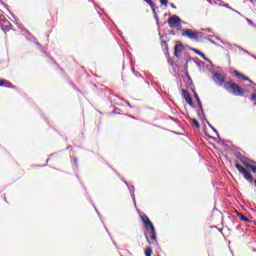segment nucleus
<instances>
[{
	"mask_svg": "<svg viewBox=\"0 0 256 256\" xmlns=\"http://www.w3.org/2000/svg\"><path fill=\"white\" fill-rule=\"evenodd\" d=\"M141 219L145 225L146 231L149 233H145L146 241L149 243V245H157V232L155 231L153 222H151L147 215H142Z\"/></svg>",
	"mask_w": 256,
	"mask_h": 256,
	"instance_id": "1",
	"label": "nucleus"
},
{
	"mask_svg": "<svg viewBox=\"0 0 256 256\" xmlns=\"http://www.w3.org/2000/svg\"><path fill=\"white\" fill-rule=\"evenodd\" d=\"M224 89H226V91H229V93H232V95H235L236 97H243L245 95V90L237 85V83L235 82H225Z\"/></svg>",
	"mask_w": 256,
	"mask_h": 256,
	"instance_id": "2",
	"label": "nucleus"
},
{
	"mask_svg": "<svg viewBox=\"0 0 256 256\" xmlns=\"http://www.w3.org/2000/svg\"><path fill=\"white\" fill-rule=\"evenodd\" d=\"M182 37H188V39H191L192 41L199 42V32L193 31L191 29H183Z\"/></svg>",
	"mask_w": 256,
	"mask_h": 256,
	"instance_id": "3",
	"label": "nucleus"
},
{
	"mask_svg": "<svg viewBox=\"0 0 256 256\" xmlns=\"http://www.w3.org/2000/svg\"><path fill=\"white\" fill-rule=\"evenodd\" d=\"M212 79H213L214 83H216V85H218V87H222L226 83L225 82V76H223L219 72H214L212 74Z\"/></svg>",
	"mask_w": 256,
	"mask_h": 256,
	"instance_id": "4",
	"label": "nucleus"
},
{
	"mask_svg": "<svg viewBox=\"0 0 256 256\" xmlns=\"http://www.w3.org/2000/svg\"><path fill=\"white\" fill-rule=\"evenodd\" d=\"M168 25L170 29H174L175 27H179V23H183V20L177 15H173L168 19Z\"/></svg>",
	"mask_w": 256,
	"mask_h": 256,
	"instance_id": "5",
	"label": "nucleus"
},
{
	"mask_svg": "<svg viewBox=\"0 0 256 256\" xmlns=\"http://www.w3.org/2000/svg\"><path fill=\"white\" fill-rule=\"evenodd\" d=\"M0 25L1 29L4 33H7V31H11V28L13 25L8 20H5L4 16H0Z\"/></svg>",
	"mask_w": 256,
	"mask_h": 256,
	"instance_id": "6",
	"label": "nucleus"
},
{
	"mask_svg": "<svg viewBox=\"0 0 256 256\" xmlns=\"http://www.w3.org/2000/svg\"><path fill=\"white\" fill-rule=\"evenodd\" d=\"M22 31H24L25 37L28 41H34V43H36V45H38V47H41V44L39 42H37V38H35V36H33V34H31L29 30L24 28V29H22Z\"/></svg>",
	"mask_w": 256,
	"mask_h": 256,
	"instance_id": "7",
	"label": "nucleus"
},
{
	"mask_svg": "<svg viewBox=\"0 0 256 256\" xmlns=\"http://www.w3.org/2000/svg\"><path fill=\"white\" fill-rule=\"evenodd\" d=\"M123 183H125V185L128 187L129 191H130V195L133 199L134 205H137V201L135 200V186H130L128 181H125V179L122 178Z\"/></svg>",
	"mask_w": 256,
	"mask_h": 256,
	"instance_id": "8",
	"label": "nucleus"
},
{
	"mask_svg": "<svg viewBox=\"0 0 256 256\" xmlns=\"http://www.w3.org/2000/svg\"><path fill=\"white\" fill-rule=\"evenodd\" d=\"M184 49L185 46H183V44H176L174 47V56L177 58L181 57V53H183Z\"/></svg>",
	"mask_w": 256,
	"mask_h": 256,
	"instance_id": "9",
	"label": "nucleus"
},
{
	"mask_svg": "<svg viewBox=\"0 0 256 256\" xmlns=\"http://www.w3.org/2000/svg\"><path fill=\"white\" fill-rule=\"evenodd\" d=\"M234 74L236 75V77H238V79H242V81H249V83H252L251 79H249V77L245 76L243 73L236 70L234 71Z\"/></svg>",
	"mask_w": 256,
	"mask_h": 256,
	"instance_id": "10",
	"label": "nucleus"
},
{
	"mask_svg": "<svg viewBox=\"0 0 256 256\" xmlns=\"http://www.w3.org/2000/svg\"><path fill=\"white\" fill-rule=\"evenodd\" d=\"M242 175L246 181H249V183H253V175H251V172L249 170H246L242 172Z\"/></svg>",
	"mask_w": 256,
	"mask_h": 256,
	"instance_id": "11",
	"label": "nucleus"
},
{
	"mask_svg": "<svg viewBox=\"0 0 256 256\" xmlns=\"http://www.w3.org/2000/svg\"><path fill=\"white\" fill-rule=\"evenodd\" d=\"M191 51H193L194 53H196V55H199L200 57H202V59H205V61H208V63H211V60H209V58L205 57V54L195 48H191Z\"/></svg>",
	"mask_w": 256,
	"mask_h": 256,
	"instance_id": "12",
	"label": "nucleus"
},
{
	"mask_svg": "<svg viewBox=\"0 0 256 256\" xmlns=\"http://www.w3.org/2000/svg\"><path fill=\"white\" fill-rule=\"evenodd\" d=\"M236 214L239 217L240 221H244L245 223H251V220L247 218V216L243 215V213L236 211Z\"/></svg>",
	"mask_w": 256,
	"mask_h": 256,
	"instance_id": "13",
	"label": "nucleus"
},
{
	"mask_svg": "<svg viewBox=\"0 0 256 256\" xmlns=\"http://www.w3.org/2000/svg\"><path fill=\"white\" fill-rule=\"evenodd\" d=\"M194 98L196 99V103L199 107V110L203 111V103H201V98H199V95L197 94V92H194Z\"/></svg>",
	"mask_w": 256,
	"mask_h": 256,
	"instance_id": "14",
	"label": "nucleus"
},
{
	"mask_svg": "<svg viewBox=\"0 0 256 256\" xmlns=\"http://www.w3.org/2000/svg\"><path fill=\"white\" fill-rule=\"evenodd\" d=\"M234 47H236L237 49H240V51H243L244 53H247V55H250V57H252L253 59H256V56L249 53V51H247L246 49H244L243 47L239 46V45H234Z\"/></svg>",
	"mask_w": 256,
	"mask_h": 256,
	"instance_id": "15",
	"label": "nucleus"
},
{
	"mask_svg": "<svg viewBox=\"0 0 256 256\" xmlns=\"http://www.w3.org/2000/svg\"><path fill=\"white\" fill-rule=\"evenodd\" d=\"M244 165L247 167V169H251L252 173H254L256 175V166L249 164L247 162H244Z\"/></svg>",
	"mask_w": 256,
	"mask_h": 256,
	"instance_id": "16",
	"label": "nucleus"
},
{
	"mask_svg": "<svg viewBox=\"0 0 256 256\" xmlns=\"http://www.w3.org/2000/svg\"><path fill=\"white\" fill-rule=\"evenodd\" d=\"M0 87H8V89H15L16 86H14L13 84L5 86V80L0 79Z\"/></svg>",
	"mask_w": 256,
	"mask_h": 256,
	"instance_id": "17",
	"label": "nucleus"
},
{
	"mask_svg": "<svg viewBox=\"0 0 256 256\" xmlns=\"http://www.w3.org/2000/svg\"><path fill=\"white\" fill-rule=\"evenodd\" d=\"M198 117H199L202 121H207V118L205 117V111L203 110V106H202V110H200V112H198Z\"/></svg>",
	"mask_w": 256,
	"mask_h": 256,
	"instance_id": "18",
	"label": "nucleus"
},
{
	"mask_svg": "<svg viewBox=\"0 0 256 256\" xmlns=\"http://www.w3.org/2000/svg\"><path fill=\"white\" fill-rule=\"evenodd\" d=\"M236 169L239 171V173L243 174L247 169H245V167H243L241 164L237 163L235 165Z\"/></svg>",
	"mask_w": 256,
	"mask_h": 256,
	"instance_id": "19",
	"label": "nucleus"
},
{
	"mask_svg": "<svg viewBox=\"0 0 256 256\" xmlns=\"http://www.w3.org/2000/svg\"><path fill=\"white\" fill-rule=\"evenodd\" d=\"M151 255H153V248H151V246H148L145 249V256H151Z\"/></svg>",
	"mask_w": 256,
	"mask_h": 256,
	"instance_id": "20",
	"label": "nucleus"
},
{
	"mask_svg": "<svg viewBox=\"0 0 256 256\" xmlns=\"http://www.w3.org/2000/svg\"><path fill=\"white\" fill-rule=\"evenodd\" d=\"M203 39H207V34L198 32V41H203Z\"/></svg>",
	"mask_w": 256,
	"mask_h": 256,
	"instance_id": "21",
	"label": "nucleus"
},
{
	"mask_svg": "<svg viewBox=\"0 0 256 256\" xmlns=\"http://www.w3.org/2000/svg\"><path fill=\"white\" fill-rule=\"evenodd\" d=\"M206 123H207L208 127H210V129H212V131L214 133H216L217 137H219V131H217V129L215 127H213V125H211V123H209L207 120H206Z\"/></svg>",
	"mask_w": 256,
	"mask_h": 256,
	"instance_id": "22",
	"label": "nucleus"
},
{
	"mask_svg": "<svg viewBox=\"0 0 256 256\" xmlns=\"http://www.w3.org/2000/svg\"><path fill=\"white\" fill-rule=\"evenodd\" d=\"M194 63H196V65H197L198 67H204V66H205V62L199 60L198 58H196V59L194 60Z\"/></svg>",
	"mask_w": 256,
	"mask_h": 256,
	"instance_id": "23",
	"label": "nucleus"
},
{
	"mask_svg": "<svg viewBox=\"0 0 256 256\" xmlns=\"http://www.w3.org/2000/svg\"><path fill=\"white\" fill-rule=\"evenodd\" d=\"M192 125H194V127H196V129H201V124H199V121H197V119H192Z\"/></svg>",
	"mask_w": 256,
	"mask_h": 256,
	"instance_id": "24",
	"label": "nucleus"
},
{
	"mask_svg": "<svg viewBox=\"0 0 256 256\" xmlns=\"http://www.w3.org/2000/svg\"><path fill=\"white\" fill-rule=\"evenodd\" d=\"M152 12H153L155 20L157 21V25L159 26V15H157V10H155V7L152 8Z\"/></svg>",
	"mask_w": 256,
	"mask_h": 256,
	"instance_id": "25",
	"label": "nucleus"
},
{
	"mask_svg": "<svg viewBox=\"0 0 256 256\" xmlns=\"http://www.w3.org/2000/svg\"><path fill=\"white\" fill-rule=\"evenodd\" d=\"M182 96L184 97L185 101L191 97V95H189V91L187 90H182Z\"/></svg>",
	"mask_w": 256,
	"mask_h": 256,
	"instance_id": "26",
	"label": "nucleus"
},
{
	"mask_svg": "<svg viewBox=\"0 0 256 256\" xmlns=\"http://www.w3.org/2000/svg\"><path fill=\"white\" fill-rule=\"evenodd\" d=\"M186 102L188 105H190V107H195V104H193V98H191V96L186 99Z\"/></svg>",
	"mask_w": 256,
	"mask_h": 256,
	"instance_id": "27",
	"label": "nucleus"
},
{
	"mask_svg": "<svg viewBox=\"0 0 256 256\" xmlns=\"http://www.w3.org/2000/svg\"><path fill=\"white\" fill-rule=\"evenodd\" d=\"M144 1H145V3L149 4L151 9H153L155 7V3L153 2V0H144Z\"/></svg>",
	"mask_w": 256,
	"mask_h": 256,
	"instance_id": "28",
	"label": "nucleus"
},
{
	"mask_svg": "<svg viewBox=\"0 0 256 256\" xmlns=\"http://www.w3.org/2000/svg\"><path fill=\"white\" fill-rule=\"evenodd\" d=\"M160 4L167 7L169 5V0H160Z\"/></svg>",
	"mask_w": 256,
	"mask_h": 256,
	"instance_id": "29",
	"label": "nucleus"
},
{
	"mask_svg": "<svg viewBox=\"0 0 256 256\" xmlns=\"http://www.w3.org/2000/svg\"><path fill=\"white\" fill-rule=\"evenodd\" d=\"M246 21H247L248 25H251L252 27H256V25L253 23V21H251V19L246 18Z\"/></svg>",
	"mask_w": 256,
	"mask_h": 256,
	"instance_id": "30",
	"label": "nucleus"
},
{
	"mask_svg": "<svg viewBox=\"0 0 256 256\" xmlns=\"http://www.w3.org/2000/svg\"><path fill=\"white\" fill-rule=\"evenodd\" d=\"M132 71L134 73V75H136V77H141V74L135 72V66L132 64Z\"/></svg>",
	"mask_w": 256,
	"mask_h": 256,
	"instance_id": "31",
	"label": "nucleus"
},
{
	"mask_svg": "<svg viewBox=\"0 0 256 256\" xmlns=\"http://www.w3.org/2000/svg\"><path fill=\"white\" fill-rule=\"evenodd\" d=\"M73 161H74L75 167H79V160L77 159V157H74Z\"/></svg>",
	"mask_w": 256,
	"mask_h": 256,
	"instance_id": "32",
	"label": "nucleus"
},
{
	"mask_svg": "<svg viewBox=\"0 0 256 256\" xmlns=\"http://www.w3.org/2000/svg\"><path fill=\"white\" fill-rule=\"evenodd\" d=\"M251 100L254 102V105L256 106V92L252 94Z\"/></svg>",
	"mask_w": 256,
	"mask_h": 256,
	"instance_id": "33",
	"label": "nucleus"
},
{
	"mask_svg": "<svg viewBox=\"0 0 256 256\" xmlns=\"http://www.w3.org/2000/svg\"><path fill=\"white\" fill-rule=\"evenodd\" d=\"M230 11H233L234 13H237L238 15H240V17H243V14H241V12L233 9L232 7L230 8Z\"/></svg>",
	"mask_w": 256,
	"mask_h": 256,
	"instance_id": "34",
	"label": "nucleus"
},
{
	"mask_svg": "<svg viewBox=\"0 0 256 256\" xmlns=\"http://www.w3.org/2000/svg\"><path fill=\"white\" fill-rule=\"evenodd\" d=\"M174 29H177V31H183V26L179 23V26L174 27Z\"/></svg>",
	"mask_w": 256,
	"mask_h": 256,
	"instance_id": "35",
	"label": "nucleus"
},
{
	"mask_svg": "<svg viewBox=\"0 0 256 256\" xmlns=\"http://www.w3.org/2000/svg\"><path fill=\"white\" fill-rule=\"evenodd\" d=\"M191 57H189V59L186 60V64H185V69H187L188 65H189V61H191Z\"/></svg>",
	"mask_w": 256,
	"mask_h": 256,
	"instance_id": "36",
	"label": "nucleus"
},
{
	"mask_svg": "<svg viewBox=\"0 0 256 256\" xmlns=\"http://www.w3.org/2000/svg\"><path fill=\"white\" fill-rule=\"evenodd\" d=\"M93 207H94V209H95L97 215L101 218V214L99 213V210H97V207H95L94 204H93Z\"/></svg>",
	"mask_w": 256,
	"mask_h": 256,
	"instance_id": "37",
	"label": "nucleus"
},
{
	"mask_svg": "<svg viewBox=\"0 0 256 256\" xmlns=\"http://www.w3.org/2000/svg\"><path fill=\"white\" fill-rule=\"evenodd\" d=\"M126 105L130 107V109H133V106L131 105V103H129V101H126Z\"/></svg>",
	"mask_w": 256,
	"mask_h": 256,
	"instance_id": "38",
	"label": "nucleus"
},
{
	"mask_svg": "<svg viewBox=\"0 0 256 256\" xmlns=\"http://www.w3.org/2000/svg\"><path fill=\"white\" fill-rule=\"evenodd\" d=\"M170 7H172V9H177V6H175L173 3H170Z\"/></svg>",
	"mask_w": 256,
	"mask_h": 256,
	"instance_id": "39",
	"label": "nucleus"
},
{
	"mask_svg": "<svg viewBox=\"0 0 256 256\" xmlns=\"http://www.w3.org/2000/svg\"><path fill=\"white\" fill-rule=\"evenodd\" d=\"M169 35H177V34L175 33V30H171V31L169 32Z\"/></svg>",
	"mask_w": 256,
	"mask_h": 256,
	"instance_id": "40",
	"label": "nucleus"
},
{
	"mask_svg": "<svg viewBox=\"0 0 256 256\" xmlns=\"http://www.w3.org/2000/svg\"><path fill=\"white\" fill-rule=\"evenodd\" d=\"M223 7H226V9H231V6H229V4H224Z\"/></svg>",
	"mask_w": 256,
	"mask_h": 256,
	"instance_id": "41",
	"label": "nucleus"
},
{
	"mask_svg": "<svg viewBox=\"0 0 256 256\" xmlns=\"http://www.w3.org/2000/svg\"><path fill=\"white\" fill-rule=\"evenodd\" d=\"M211 37H213V36L207 35V38H205V39H207V41H211Z\"/></svg>",
	"mask_w": 256,
	"mask_h": 256,
	"instance_id": "42",
	"label": "nucleus"
},
{
	"mask_svg": "<svg viewBox=\"0 0 256 256\" xmlns=\"http://www.w3.org/2000/svg\"><path fill=\"white\" fill-rule=\"evenodd\" d=\"M208 33H213V30L211 28L206 29Z\"/></svg>",
	"mask_w": 256,
	"mask_h": 256,
	"instance_id": "43",
	"label": "nucleus"
},
{
	"mask_svg": "<svg viewBox=\"0 0 256 256\" xmlns=\"http://www.w3.org/2000/svg\"><path fill=\"white\" fill-rule=\"evenodd\" d=\"M250 1V3H252V5H255V3H256V0H249Z\"/></svg>",
	"mask_w": 256,
	"mask_h": 256,
	"instance_id": "44",
	"label": "nucleus"
},
{
	"mask_svg": "<svg viewBox=\"0 0 256 256\" xmlns=\"http://www.w3.org/2000/svg\"><path fill=\"white\" fill-rule=\"evenodd\" d=\"M114 115H119V112L117 110L113 111Z\"/></svg>",
	"mask_w": 256,
	"mask_h": 256,
	"instance_id": "45",
	"label": "nucleus"
},
{
	"mask_svg": "<svg viewBox=\"0 0 256 256\" xmlns=\"http://www.w3.org/2000/svg\"><path fill=\"white\" fill-rule=\"evenodd\" d=\"M72 87H74V89H76V91H79V89H77V87H75V84L72 83Z\"/></svg>",
	"mask_w": 256,
	"mask_h": 256,
	"instance_id": "46",
	"label": "nucleus"
},
{
	"mask_svg": "<svg viewBox=\"0 0 256 256\" xmlns=\"http://www.w3.org/2000/svg\"><path fill=\"white\" fill-rule=\"evenodd\" d=\"M111 240H112L113 244H114L115 246H117V244L115 243V240H113V238H111Z\"/></svg>",
	"mask_w": 256,
	"mask_h": 256,
	"instance_id": "47",
	"label": "nucleus"
},
{
	"mask_svg": "<svg viewBox=\"0 0 256 256\" xmlns=\"http://www.w3.org/2000/svg\"><path fill=\"white\" fill-rule=\"evenodd\" d=\"M210 43H212L213 45H215V41H214V40H210Z\"/></svg>",
	"mask_w": 256,
	"mask_h": 256,
	"instance_id": "48",
	"label": "nucleus"
},
{
	"mask_svg": "<svg viewBox=\"0 0 256 256\" xmlns=\"http://www.w3.org/2000/svg\"><path fill=\"white\" fill-rule=\"evenodd\" d=\"M170 65L173 67V65H175L173 62H170Z\"/></svg>",
	"mask_w": 256,
	"mask_h": 256,
	"instance_id": "49",
	"label": "nucleus"
},
{
	"mask_svg": "<svg viewBox=\"0 0 256 256\" xmlns=\"http://www.w3.org/2000/svg\"><path fill=\"white\" fill-rule=\"evenodd\" d=\"M132 119H136L135 116H130Z\"/></svg>",
	"mask_w": 256,
	"mask_h": 256,
	"instance_id": "50",
	"label": "nucleus"
},
{
	"mask_svg": "<svg viewBox=\"0 0 256 256\" xmlns=\"http://www.w3.org/2000/svg\"><path fill=\"white\" fill-rule=\"evenodd\" d=\"M96 9H99V6L95 5Z\"/></svg>",
	"mask_w": 256,
	"mask_h": 256,
	"instance_id": "51",
	"label": "nucleus"
},
{
	"mask_svg": "<svg viewBox=\"0 0 256 256\" xmlns=\"http://www.w3.org/2000/svg\"><path fill=\"white\" fill-rule=\"evenodd\" d=\"M181 24L185 25V22H184V21H182V22H181Z\"/></svg>",
	"mask_w": 256,
	"mask_h": 256,
	"instance_id": "52",
	"label": "nucleus"
},
{
	"mask_svg": "<svg viewBox=\"0 0 256 256\" xmlns=\"http://www.w3.org/2000/svg\"><path fill=\"white\" fill-rule=\"evenodd\" d=\"M46 163H49V158L46 160Z\"/></svg>",
	"mask_w": 256,
	"mask_h": 256,
	"instance_id": "53",
	"label": "nucleus"
},
{
	"mask_svg": "<svg viewBox=\"0 0 256 256\" xmlns=\"http://www.w3.org/2000/svg\"><path fill=\"white\" fill-rule=\"evenodd\" d=\"M46 166H47V164L42 165V167H46Z\"/></svg>",
	"mask_w": 256,
	"mask_h": 256,
	"instance_id": "54",
	"label": "nucleus"
},
{
	"mask_svg": "<svg viewBox=\"0 0 256 256\" xmlns=\"http://www.w3.org/2000/svg\"><path fill=\"white\" fill-rule=\"evenodd\" d=\"M6 7V9H9L8 7H9V5H7V6H5Z\"/></svg>",
	"mask_w": 256,
	"mask_h": 256,
	"instance_id": "55",
	"label": "nucleus"
},
{
	"mask_svg": "<svg viewBox=\"0 0 256 256\" xmlns=\"http://www.w3.org/2000/svg\"><path fill=\"white\" fill-rule=\"evenodd\" d=\"M12 15V17H14L15 18V15L14 14H11Z\"/></svg>",
	"mask_w": 256,
	"mask_h": 256,
	"instance_id": "56",
	"label": "nucleus"
},
{
	"mask_svg": "<svg viewBox=\"0 0 256 256\" xmlns=\"http://www.w3.org/2000/svg\"><path fill=\"white\" fill-rule=\"evenodd\" d=\"M106 231H109L107 227H105Z\"/></svg>",
	"mask_w": 256,
	"mask_h": 256,
	"instance_id": "57",
	"label": "nucleus"
},
{
	"mask_svg": "<svg viewBox=\"0 0 256 256\" xmlns=\"http://www.w3.org/2000/svg\"><path fill=\"white\" fill-rule=\"evenodd\" d=\"M106 231H109L107 227H105Z\"/></svg>",
	"mask_w": 256,
	"mask_h": 256,
	"instance_id": "58",
	"label": "nucleus"
},
{
	"mask_svg": "<svg viewBox=\"0 0 256 256\" xmlns=\"http://www.w3.org/2000/svg\"><path fill=\"white\" fill-rule=\"evenodd\" d=\"M71 146H68L66 149H69Z\"/></svg>",
	"mask_w": 256,
	"mask_h": 256,
	"instance_id": "59",
	"label": "nucleus"
},
{
	"mask_svg": "<svg viewBox=\"0 0 256 256\" xmlns=\"http://www.w3.org/2000/svg\"><path fill=\"white\" fill-rule=\"evenodd\" d=\"M254 252H256V249H253Z\"/></svg>",
	"mask_w": 256,
	"mask_h": 256,
	"instance_id": "60",
	"label": "nucleus"
},
{
	"mask_svg": "<svg viewBox=\"0 0 256 256\" xmlns=\"http://www.w3.org/2000/svg\"><path fill=\"white\" fill-rule=\"evenodd\" d=\"M163 43H167L166 41H163Z\"/></svg>",
	"mask_w": 256,
	"mask_h": 256,
	"instance_id": "61",
	"label": "nucleus"
}]
</instances>
